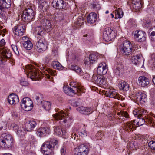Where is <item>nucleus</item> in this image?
I'll use <instances>...</instances> for the list:
<instances>
[{"label":"nucleus","instance_id":"nucleus-1","mask_svg":"<svg viewBox=\"0 0 155 155\" xmlns=\"http://www.w3.org/2000/svg\"><path fill=\"white\" fill-rule=\"evenodd\" d=\"M35 37L37 38L35 48L38 52H42L47 48V44L44 37L45 35V31L43 28L37 27L34 33Z\"/></svg>","mask_w":155,"mask_h":155},{"label":"nucleus","instance_id":"nucleus-2","mask_svg":"<svg viewBox=\"0 0 155 155\" xmlns=\"http://www.w3.org/2000/svg\"><path fill=\"white\" fill-rule=\"evenodd\" d=\"M54 118L57 120H60V122L62 125L65 126L66 128H68L71 123V121L69 116L66 115L65 113L63 111L61 110L56 112L53 115Z\"/></svg>","mask_w":155,"mask_h":155},{"label":"nucleus","instance_id":"nucleus-3","mask_svg":"<svg viewBox=\"0 0 155 155\" xmlns=\"http://www.w3.org/2000/svg\"><path fill=\"white\" fill-rule=\"evenodd\" d=\"M147 113V111L143 108L136 109L133 111V114L136 117H137L139 120L136 122V125L137 126H141L143 125L146 121L143 118L142 115H145ZM148 121L149 122L153 123L154 121L153 119L151 117H149L146 119V121Z\"/></svg>","mask_w":155,"mask_h":155},{"label":"nucleus","instance_id":"nucleus-4","mask_svg":"<svg viewBox=\"0 0 155 155\" xmlns=\"http://www.w3.org/2000/svg\"><path fill=\"white\" fill-rule=\"evenodd\" d=\"M63 89L64 92L65 94L71 96L79 93L80 92H84V87L78 84H75L73 85L72 84H71L70 87L68 86H64Z\"/></svg>","mask_w":155,"mask_h":155},{"label":"nucleus","instance_id":"nucleus-5","mask_svg":"<svg viewBox=\"0 0 155 155\" xmlns=\"http://www.w3.org/2000/svg\"><path fill=\"white\" fill-rule=\"evenodd\" d=\"M57 143L58 141L55 139H50V141L44 143L42 145L41 147L42 152L45 155H49Z\"/></svg>","mask_w":155,"mask_h":155},{"label":"nucleus","instance_id":"nucleus-6","mask_svg":"<svg viewBox=\"0 0 155 155\" xmlns=\"http://www.w3.org/2000/svg\"><path fill=\"white\" fill-rule=\"evenodd\" d=\"M13 139L9 134H3L0 139V147L2 149L9 148L13 143Z\"/></svg>","mask_w":155,"mask_h":155},{"label":"nucleus","instance_id":"nucleus-7","mask_svg":"<svg viewBox=\"0 0 155 155\" xmlns=\"http://www.w3.org/2000/svg\"><path fill=\"white\" fill-rule=\"evenodd\" d=\"M25 71L28 73L27 77L31 78L32 81H36L39 78L38 70L32 65H28L25 67Z\"/></svg>","mask_w":155,"mask_h":155},{"label":"nucleus","instance_id":"nucleus-8","mask_svg":"<svg viewBox=\"0 0 155 155\" xmlns=\"http://www.w3.org/2000/svg\"><path fill=\"white\" fill-rule=\"evenodd\" d=\"M35 13L31 8H28L23 11L22 14L19 15L22 20L26 22L33 20L35 18Z\"/></svg>","mask_w":155,"mask_h":155},{"label":"nucleus","instance_id":"nucleus-9","mask_svg":"<svg viewBox=\"0 0 155 155\" xmlns=\"http://www.w3.org/2000/svg\"><path fill=\"white\" fill-rule=\"evenodd\" d=\"M135 51L134 47L131 43L127 41H124L121 48V51L123 55H129L133 53Z\"/></svg>","mask_w":155,"mask_h":155},{"label":"nucleus","instance_id":"nucleus-10","mask_svg":"<svg viewBox=\"0 0 155 155\" xmlns=\"http://www.w3.org/2000/svg\"><path fill=\"white\" fill-rule=\"evenodd\" d=\"M5 42L4 39L0 41V54H1L4 58H10L12 54L10 50L5 47Z\"/></svg>","mask_w":155,"mask_h":155},{"label":"nucleus","instance_id":"nucleus-11","mask_svg":"<svg viewBox=\"0 0 155 155\" xmlns=\"http://www.w3.org/2000/svg\"><path fill=\"white\" fill-rule=\"evenodd\" d=\"M92 81L93 82L98 85L105 87L107 85L106 78L101 75L93 74L92 78Z\"/></svg>","mask_w":155,"mask_h":155},{"label":"nucleus","instance_id":"nucleus-12","mask_svg":"<svg viewBox=\"0 0 155 155\" xmlns=\"http://www.w3.org/2000/svg\"><path fill=\"white\" fill-rule=\"evenodd\" d=\"M21 106L25 111H29L32 109L33 105L32 101L29 98L25 97L21 101Z\"/></svg>","mask_w":155,"mask_h":155},{"label":"nucleus","instance_id":"nucleus-13","mask_svg":"<svg viewBox=\"0 0 155 155\" xmlns=\"http://www.w3.org/2000/svg\"><path fill=\"white\" fill-rule=\"evenodd\" d=\"M115 36L114 31L110 28H105L103 32V38L106 41H110L114 38Z\"/></svg>","mask_w":155,"mask_h":155},{"label":"nucleus","instance_id":"nucleus-14","mask_svg":"<svg viewBox=\"0 0 155 155\" xmlns=\"http://www.w3.org/2000/svg\"><path fill=\"white\" fill-rule=\"evenodd\" d=\"M88 152V147L84 144H81L75 148L74 155H87Z\"/></svg>","mask_w":155,"mask_h":155},{"label":"nucleus","instance_id":"nucleus-15","mask_svg":"<svg viewBox=\"0 0 155 155\" xmlns=\"http://www.w3.org/2000/svg\"><path fill=\"white\" fill-rule=\"evenodd\" d=\"M25 30V27L22 24L17 25L12 28L13 33L18 36L23 35Z\"/></svg>","mask_w":155,"mask_h":155},{"label":"nucleus","instance_id":"nucleus-16","mask_svg":"<svg viewBox=\"0 0 155 155\" xmlns=\"http://www.w3.org/2000/svg\"><path fill=\"white\" fill-rule=\"evenodd\" d=\"M145 33L141 31L137 30L135 31L134 38L135 40L138 42H143L146 39Z\"/></svg>","mask_w":155,"mask_h":155},{"label":"nucleus","instance_id":"nucleus-17","mask_svg":"<svg viewBox=\"0 0 155 155\" xmlns=\"http://www.w3.org/2000/svg\"><path fill=\"white\" fill-rule=\"evenodd\" d=\"M50 132L49 127H42L37 130L36 133L38 136L41 137L49 134Z\"/></svg>","mask_w":155,"mask_h":155},{"label":"nucleus","instance_id":"nucleus-18","mask_svg":"<svg viewBox=\"0 0 155 155\" xmlns=\"http://www.w3.org/2000/svg\"><path fill=\"white\" fill-rule=\"evenodd\" d=\"M105 94L107 97L117 99L118 100L123 101L125 99V97L123 96L120 95L114 91L110 90L106 91Z\"/></svg>","mask_w":155,"mask_h":155},{"label":"nucleus","instance_id":"nucleus-19","mask_svg":"<svg viewBox=\"0 0 155 155\" xmlns=\"http://www.w3.org/2000/svg\"><path fill=\"white\" fill-rule=\"evenodd\" d=\"M67 3L63 0H53L52 5L54 8L59 9L65 8Z\"/></svg>","mask_w":155,"mask_h":155},{"label":"nucleus","instance_id":"nucleus-20","mask_svg":"<svg viewBox=\"0 0 155 155\" xmlns=\"http://www.w3.org/2000/svg\"><path fill=\"white\" fill-rule=\"evenodd\" d=\"M107 71L106 64L104 62L99 64L97 69V73L99 75L105 74Z\"/></svg>","mask_w":155,"mask_h":155},{"label":"nucleus","instance_id":"nucleus-21","mask_svg":"<svg viewBox=\"0 0 155 155\" xmlns=\"http://www.w3.org/2000/svg\"><path fill=\"white\" fill-rule=\"evenodd\" d=\"M138 81L140 85L143 87L148 86L150 83L149 79L143 76H140L138 78Z\"/></svg>","mask_w":155,"mask_h":155},{"label":"nucleus","instance_id":"nucleus-22","mask_svg":"<svg viewBox=\"0 0 155 155\" xmlns=\"http://www.w3.org/2000/svg\"><path fill=\"white\" fill-rule=\"evenodd\" d=\"M136 120H134L133 122H128L124 124V129L125 130L128 132H131L133 131L135 129L134 125H135L136 123Z\"/></svg>","mask_w":155,"mask_h":155},{"label":"nucleus","instance_id":"nucleus-23","mask_svg":"<svg viewBox=\"0 0 155 155\" xmlns=\"http://www.w3.org/2000/svg\"><path fill=\"white\" fill-rule=\"evenodd\" d=\"M146 95L141 92L137 93L134 97L136 101H139L141 103H143L147 100Z\"/></svg>","mask_w":155,"mask_h":155},{"label":"nucleus","instance_id":"nucleus-24","mask_svg":"<svg viewBox=\"0 0 155 155\" xmlns=\"http://www.w3.org/2000/svg\"><path fill=\"white\" fill-rule=\"evenodd\" d=\"M8 101L11 104H15L19 102L18 97L15 94H11L8 97Z\"/></svg>","mask_w":155,"mask_h":155},{"label":"nucleus","instance_id":"nucleus-25","mask_svg":"<svg viewBox=\"0 0 155 155\" xmlns=\"http://www.w3.org/2000/svg\"><path fill=\"white\" fill-rule=\"evenodd\" d=\"M77 110L80 113L85 115H89L94 111L91 108L81 107L77 108Z\"/></svg>","mask_w":155,"mask_h":155},{"label":"nucleus","instance_id":"nucleus-26","mask_svg":"<svg viewBox=\"0 0 155 155\" xmlns=\"http://www.w3.org/2000/svg\"><path fill=\"white\" fill-rule=\"evenodd\" d=\"M37 125L36 122L34 120H31L26 124L25 127L28 131L32 130Z\"/></svg>","mask_w":155,"mask_h":155},{"label":"nucleus","instance_id":"nucleus-27","mask_svg":"<svg viewBox=\"0 0 155 155\" xmlns=\"http://www.w3.org/2000/svg\"><path fill=\"white\" fill-rule=\"evenodd\" d=\"M51 24L50 21L46 19H43V20L41 22V26L38 27L43 28L44 29L45 31V29L49 30V31L51 30Z\"/></svg>","mask_w":155,"mask_h":155},{"label":"nucleus","instance_id":"nucleus-28","mask_svg":"<svg viewBox=\"0 0 155 155\" xmlns=\"http://www.w3.org/2000/svg\"><path fill=\"white\" fill-rule=\"evenodd\" d=\"M34 100L38 104H40L42 103L44 101L43 99V97L42 94L38 93L33 97Z\"/></svg>","mask_w":155,"mask_h":155},{"label":"nucleus","instance_id":"nucleus-29","mask_svg":"<svg viewBox=\"0 0 155 155\" xmlns=\"http://www.w3.org/2000/svg\"><path fill=\"white\" fill-rule=\"evenodd\" d=\"M97 14L94 12L91 13L88 16L87 21L90 24H93L97 20Z\"/></svg>","mask_w":155,"mask_h":155},{"label":"nucleus","instance_id":"nucleus-30","mask_svg":"<svg viewBox=\"0 0 155 155\" xmlns=\"http://www.w3.org/2000/svg\"><path fill=\"white\" fill-rule=\"evenodd\" d=\"M38 7L41 13L46 12L48 9L49 6L47 2H40Z\"/></svg>","mask_w":155,"mask_h":155},{"label":"nucleus","instance_id":"nucleus-31","mask_svg":"<svg viewBox=\"0 0 155 155\" xmlns=\"http://www.w3.org/2000/svg\"><path fill=\"white\" fill-rule=\"evenodd\" d=\"M141 55L132 56L131 57V62L136 65L139 64L141 61Z\"/></svg>","mask_w":155,"mask_h":155},{"label":"nucleus","instance_id":"nucleus-32","mask_svg":"<svg viewBox=\"0 0 155 155\" xmlns=\"http://www.w3.org/2000/svg\"><path fill=\"white\" fill-rule=\"evenodd\" d=\"M118 87L120 89L125 91L128 90L129 87L128 84L127 82L122 81L118 84Z\"/></svg>","mask_w":155,"mask_h":155},{"label":"nucleus","instance_id":"nucleus-33","mask_svg":"<svg viewBox=\"0 0 155 155\" xmlns=\"http://www.w3.org/2000/svg\"><path fill=\"white\" fill-rule=\"evenodd\" d=\"M69 68L78 74L80 75H82L83 72L81 68L77 65H71L69 66Z\"/></svg>","mask_w":155,"mask_h":155},{"label":"nucleus","instance_id":"nucleus-34","mask_svg":"<svg viewBox=\"0 0 155 155\" xmlns=\"http://www.w3.org/2000/svg\"><path fill=\"white\" fill-rule=\"evenodd\" d=\"M117 115L120 117L121 121H122V122L126 120L124 117L127 118H129L128 114L125 111H121L120 112L118 113Z\"/></svg>","mask_w":155,"mask_h":155},{"label":"nucleus","instance_id":"nucleus-35","mask_svg":"<svg viewBox=\"0 0 155 155\" xmlns=\"http://www.w3.org/2000/svg\"><path fill=\"white\" fill-rule=\"evenodd\" d=\"M45 71H44L45 72V74L47 78L49 79H50V75H51L53 76H55V74H54V71H52L51 69L49 68H46V69H44Z\"/></svg>","mask_w":155,"mask_h":155},{"label":"nucleus","instance_id":"nucleus-36","mask_svg":"<svg viewBox=\"0 0 155 155\" xmlns=\"http://www.w3.org/2000/svg\"><path fill=\"white\" fill-rule=\"evenodd\" d=\"M51 66L54 68L57 69L59 70H62L63 68V67L58 61H53L51 64Z\"/></svg>","mask_w":155,"mask_h":155},{"label":"nucleus","instance_id":"nucleus-37","mask_svg":"<svg viewBox=\"0 0 155 155\" xmlns=\"http://www.w3.org/2000/svg\"><path fill=\"white\" fill-rule=\"evenodd\" d=\"M54 132L56 134L59 136H62L65 135V132H64L62 130L61 127L57 126L54 127Z\"/></svg>","mask_w":155,"mask_h":155},{"label":"nucleus","instance_id":"nucleus-38","mask_svg":"<svg viewBox=\"0 0 155 155\" xmlns=\"http://www.w3.org/2000/svg\"><path fill=\"white\" fill-rule=\"evenodd\" d=\"M23 46L26 50H30L33 46V44L29 40L24 41L23 43Z\"/></svg>","mask_w":155,"mask_h":155},{"label":"nucleus","instance_id":"nucleus-39","mask_svg":"<svg viewBox=\"0 0 155 155\" xmlns=\"http://www.w3.org/2000/svg\"><path fill=\"white\" fill-rule=\"evenodd\" d=\"M0 3L6 8H8L11 6V0H0Z\"/></svg>","mask_w":155,"mask_h":155},{"label":"nucleus","instance_id":"nucleus-40","mask_svg":"<svg viewBox=\"0 0 155 155\" xmlns=\"http://www.w3.org/2000/svg\"><path fill=\"white\" fill-rule=\"evenodd\" d=\"M142 7V5L140 1H139L138 2L135 3L133 5H130V8L132 9H134L137 11L140 9Z\"/></svg>","mask_w":155,"mask_h":155},{"label":"nucleus","instance_id":"nucleus-41","mask_svg":"<svg viewBox=\"0 0 155 155\" xmlns=\"http://www.w3.org/2000/svg\"><path fill=\"white\" fill-rule=\"evenodd\" d=\"M115 18H122L123 15V12L122 10L120 8H118L117 10H115Z\"/></svg>","mask_w":155,"mask_h":155},{"label":"nucleus","instance_id":"nucleus-42","mask_svg":"<svg viewBox=\"0 0 155 155\" xmlns=\"http://www.w3.org/2000/svg\"><path fill=\"white\" fill-rule=\"evenodd\" d=\"M83 24V20L81 18H78L74 25V28L77 29L81 26Z\"/></svg>","mask_w":155,"mask_h":155},{"label":"nucleus","instance_id":"nucleus-43","mask_svg":"<svg viewBox=\"0 0 155 155\" xmlns=\"http://www.w3.org/2000/svg\"><path fill=\"white\" fill-rule=\"evenodd\" d=\"M6 8L0 3V17L3 19L5 18V10Z\"/></svg>","mask_w":155,"mask_h":155},{"label":"nucleus","instance_id":"nucleus-44","mask_svg":"<svg viewBox=\"0 0 155 155\" xmlns=\"http://www.w3.org/2000/svg\"><path fill=\"white\" fill-rule=\"evenodd\" d=\"M128 147L130 150H136L138 148L137 143L135 141L130 142Z\"/></svg>","mask_w":155,"mask_h":155},{"label":"nucleus","instance_id":"nucleus-45","mask_svg":"<svg viewBox=\"0 0 155 155\" xmlns=\"http://www.w3.org/2000/svg\"><path fill=\"white\" fill-rule=\"evenodd\" d=\"M42 107L46 110H49L51 107V104L50 102L44 101Z\"/></svg>","mask_w":155,"mask_h":155},{"label":"nucleus","instance_id":"nucleus-46","mask_svg":"<svg viewBox=\"0 0 155 155\" xmlns=\"http://www.w3.org/2000/svg\"><path fill=\"white\" fill-rule=\"evenodd\" d=\"M12 48L15 54L17 56L20 54L19 51L18 50L19 48L16 44H12L11 45Z\"/></svg>","mask_w":155,"mask_h":155},{"label":"nucleus","instance_id":"nucleus-47","mask_svg":"<svg viewBox=\"0 0 155 155\" xmlns=\"http://www.w3.org/2000/svg\"><path fill=\"white\" fill-rule=\"evenodd\" d=\"M16 134L20 137L24 136L25 134V131L23 128H20L17 130Z\"/></svg>","mask_w":155,"mask_h":155},{"label":"nucleus","instance_id":"nucleus-48","mask_svg":"<svg viewBox=\"0 0 155 155\" xmlns=\"http://www.w3.org/2000/svg\"><path fill=\"white\" fill-rule=\"evenodd\" d=\"M97 53H92L90 55L89 58L93 62H94L97 58Z\"/></svg>","mask_w":155,"mask_h":155},{"label":"nucleus","instance_id":"nucleus-49","mask_svg":"<svg viewBox=\"0 0 155 155\" xmlns=\"http://www.w3.org/2000/svg\"><path fill=\"white\" fill-rule=\"evenodd\" d=\"M112 121H114L113 123L114 124L117 123H122V121H121L120 117H115L113 118Z\"/></svg>","mask_w":155,"mask_h":155},{"label":"nucleus","instance_id":"nucleus-50","mask_svg":"<svg viewBox=\"0 0 155 155\" xmlns=\"http://www.w3.org/2000/svg\"><path fill=\"white\" fill-rule=\"evenodd\" d=\"M148 146L152 150H155V141H151L148 143Z\"/></svg>","mask_w":155,"mask_h":155},{"label":"nucleus","instance_id":"nucleus-51","mask_svg":"<svg viewBox=\"0 0 155 155\" xmlns=\"http://www.w3.org/2000/svg\"><path fill=\"white\" fill-rule=\"evenodd\" d=\"M84 64L86 65H88L93 64L94 62L92 61H91V59L89 57H85L84 60Z\"/></svg>","mask_w":155,"mask_h":155},{"label":"nucleus","instance_id":"nucleus-52","mask_svg":"<svg viewBox=\"0 0 155 155\" xmlns=\"http://www.w3.org/2000/svg\"><path fill=\"white\" fill-rule=\"evenodd\" d=\"M88 133L85 130H83L79 133L80 136L82 137H85L87 136Z\"/></svg>","mask_w":155,"mask_h":155},{"label":"nucleus","instance_id":"nucleus-53","mask_svg":"<svg viewBox=\"0 0 155 155\" xmlns=\"http://www.w3.org/2000/svg\"><path fill=\"white\" fill-rule=\"evenodd\" d=\"M11 127L13 128V129L14 130H18L19 128L18 126L14 123L12 124H11Z\"/></svg>","mask_w":155,"mask_h":155},{"label":"nucleus","instance_id":"nucleus-54","mask_svg":"<svg viewBox=\"0 0 155 155\" xmlns=\"http://www.w3.org/2000/svg\"><path fill=\"white\" fill-rule=\"evenodd\" d=\"M44 61H45L46 62H48L51 60V58L50 55H48L46 56L44 58Z\"/></svg>","mask_w":155,"mask_h":155},{"label":"nucleus","instance_id":"nucleus-55","mask_svg":"<svg viewBox=\"0 0 155 155\" xmlns=\"http://www.w3.org/2000/svg\"><path fill=\"white\" fill-rule=\"evenodd\" d=\"M124 67V65L121 64H120V63L118 64L116 67V69H119L120 71L121 69L123 68Z\"/></svg>","mask_w":155,"mask_h":155},{"label":"nucleus","instance_id":"nucleus-56","mask_svg":"<svg viewBox=\"0 0 155 155\" xmlns=\"http://www.w3.org/2000/svg\"><path fill=\"white\" fill-rule=\"evenodd\" d=\"M66 148L64 147H61V155H65Z\"/></svg>","mask_w":155,"mask_h":155},{"label":"nucleus","instance_id":"nucleus-57","mask_svg":"<svg viewBox=\"0 0 155 155\" xmlns=\"http://www.w3.org/2000/svg\"><path fill=\"white\" fill-rule=\"evenodd\" d=\"M20 84L21 85L24 86H28V82L25 81H21Z\"/></svg>","mask_w":155,"mask_h":155},{"label":"nucleus","instance_id":"nucleus-58","mask_svg":"<svg viewBox=\"0 0 155 155\" xmlns=\"http://www.w3.org/2000/svg\"><path fill=\"white\" fill-rule=\"evenodd\" d=\"M154 31H152L151 33H150V36H154L155 38H153V40L154 41H155V27L154 28Z\"/></svg>","mask_w":155,"mask_h":155},{"label":"nucleus","instance_id":"nucleus-59","mask_svg":"<svg viewBox=\"0 0 155 155\" xmlns=\"http://www.w3.org/2000/svg\"><path fill=\"white\" fill-rule=\"evenodd\" d=\"M57 50L58 49L57 48H55L53 49L52 52L54 56H55L57 54Z\"/></svg>","mask_w":155,"mask_h":155},{"label":"nucleus","instance_id":"nucleus-60","mask_svg":"<svg viewBox=\"0 0 155 155\" xmlns=\"http://www.w3.org/2000/svg\"><path fill=\"white\" fill-rule=\"evenodd\" d=\"M12 115L14 118H16L18 117V114L17 112H13L12 114Z\"/></svg>","mask_w":155,"mask_h":155},{"label":"nucleus","instance_id":"nucleus-61","mask_svg":"<svg viewBox=\"0 0 155 155\" xmlns=\"http://www.w3.org/2000/svg\"><path fill=\"white\" fill-rule=\"evenodd\" d=\"M151 25V22H148V23H146L144 25L145 27L146 28H148Z\"/></svg>","mask_w":155,"mask_h":155},{"label":"nucleus","instance_id":"nucleus-62","mask_svg":"<svg viewBox=\"0 0 155 155\" xmlns=\"http://www.w3.org/2000/svg\"><path fill=\"white\" fill-rule=\"evenodd\" d=\"M152 58L153 61V65L155 67V55H153L152 56Z\"/></svg>","mask_w":155,"mask_h":155},{"label":"nucleus","instance_id":"nucleus-63","mask_svg":"<svg viewBox=\"0 0 155 155\" xmlns=\"http://www.w3.org/2000/svg\"><path fill=\"white\" fill-rule=\"evenodd\" d=\"M120 70L119 69H116V68L114 69V72L116 74H118L120 73Z\"/></svg>","mask_w":155,"mask_h":155},{"label":"nucleus","instance_id":"nucleus-64","mask_svg":"<svg viewBox=\"0 0 155 155\" xmlns=\"http://www.w3.org/2000/svg\"><path fill=\"white\" fill-rule=\"evenodd\" d=\"M140 0H132L131 4V5H133L137 2H138L139 1H140Z\"/></svg>","mask_w":155,"mask_h":155}]
</instances>
